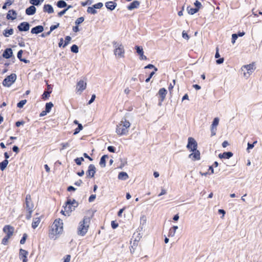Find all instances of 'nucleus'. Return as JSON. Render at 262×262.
I'll return each instance as SVG.
<instances>
[{
    "label": "nucleus",
    "mask_w": 262,
    "mask_h": 262,
    "mask_svg": "<svg viewBox=\"0 0 262 262\" xmlns=\"http://www.w3.org/2000/svg\"><path fill=\"white\" fill-rule=\"evenodd\" d=\"M43 0H30L29 3L33 6H38L41 4Z\"/></svg>",
    "instance_id": "obj_35"
},
{
    "label": "nucleus",
    "mask_w": 262,
    "mask_h": 262,
    "mask_svg": "<svg viewBox=\"0 0 262 262\" xmlns=\"http://www.w3.org/2000/svg\"><path fill=\"white\" fill-rule=\"evenodd\" d=\"M53 106L54 104L52 102L46 103L45 105V111H47L48 113H50Z\"/></svg>",
    "instance_id": "obj_33"
},
{
    "label": "nucleus",
    "mask_w": 262,
    "mask_h": 262,
    "mask_svg": "<svg viewBox=\"0 0 262 262\" xmlns=\"http://www.w3.org/2000/svg\"><path fill=\"white\" fill-rule=\"evenodd\" d=\"M107 149L110 152L114 153L116 151V148L113 146H108Z\"/></svg>",
    "instance_id": "obj_55"
},
{
    "label": "nucleus",
    "mask_w": 262,
    "mask_h": 262,
    "mask_svg": "<svg viewBox=\"0 0 262 262\" xmlns=\"http://www.w3.org/2000/svg\"><path fill=\"white\" fill-rule=\"evenodd\" d=\"M47 90H45L41 95V99L46 100L49 99L50 96V94L52 92V86L51 84H49L47 83Z\"/></svg>",
    "instance_id": "obj_9"
},
{
    "label": "nucleus",
    "mask_w": 262,
    "mask_h": 262,
    "mask_svg": "<svg viewBox=\"0 0 262 262\" xmlns=\"http://www.w3.org/2000/svg\"><path fill=\"white\" fill-rule=\"evenodd\" d=\"M118 226V223H117L115 221H112L111 222V227L113 229H116Z\"/></svg>",
    "instance_id": "obj_51"
},
{
    "label": "nucleus",
    "mask_w": 262,
    "mask_h": 262,
    "mask_svg": "<svg viewBox=\"0 0 262 262\" xmlns=\"http://www.w3.org/2000/svg\"><path fill=\"white\" fill-rule=\"evenodd\" d=\"M86 88V83L82 80H79L77 83V91L83 92Z\"/></svg>",
    "instance_id": "obj_17"
},
{
    "label": "nucleus",
    "mask_w": 262,
    "mask_h": 262,
    "mask_svg": "<svg viewBox=\"0 0 262 262\" xmlns=\"http://www.w3.org/2000/svg\"><path fill=\"white\" fill-rule=\"evenodd\" d=\"M96 194H91L89 198V202H93L95 200V199H96Z\"/></svg>",
    "instance_id": "obj_61"
},
{
    "label": "nucleus",
    "mask_w": 262,
    "mask_h": 262,
    "mask_svg": "<svg viewBox=\"0 0 262 262\" xmlns=\"http://www.w3.org/2000/svg\"><path fill=\"white\" fill-rule=\"evenodd\" d=\"M27 211L28 212V214L26 215V219L27 220H29L32 217V213L33 210H27Z\"/></svg>",
    "instance_id": "obj_53"
},
{
    "label": "nucleus",
    "mask_w": 262,
    "mask_h": 262,
    "mask_svg": "<svg viewBox=\"0 0 262 262\" xmlns=\"http://www.w3.org/2000/svg\"><path fill=\"white\" fill-rule=\"evenodd\" d=\"M96 172V168L94 164H91L88 166V169L86 171V178H94Z\"/></svg>",
    "instance_id": "obj_8"
},
{
    "label": "nucleus",
    "mask_w": 262,
    "mask_h": 262,
    "mask_svg": "<svg viewBox=\"0 0 262 262\" xmlns=\"http://www.w3.org/2000/svg\"><path fill=\"white\" fill-rule=\"evenodd\" d=\"M78 203L75 199L71 200L69 198L67 199L63 207L66 210L68 216L70 215L71 212L78 207Z\"/></svg>",
    "instance_id": "obj_4"
},
{
    "label": "nucleus",
    "mask_w": 262,
    "mask_h": 262,
    "mask_svg": "<svg viewBox=\"0 0 262 262\" xmlns=\"http://www.w3.org/2000/svg\"><path fill=\"white\" fill-rule=\"evenodd\" d=\"M130 126V122L125 118H123L118 125H117L116 132L119 136L126 135Z\"/></svg>",
    "instance_id": "obj_2"
},
{
    "label": "nucleus",
    "mask_w": 262,
    "mask_h": 262,
    "mask_svg": "<svg viewBox=\"0 0 262 262\" xmlns=\"http://www.w3.org/2000/svg\"><path fill=\"white\" fill-rule=\"evenodd\" d=\"M238 36L236 33L232 34L231 42L233 44L235 43L236 40L237 39Z\"/></svg>",
    "instance_id": "obj_52"
},
{
    "label": "nucleus",
    "mask_w": 262,
    "mask_h": 262,
    "mask_svg": "<svg viewBox=\"0 0 262 262\" xmlns=\"http://www.w3.org/2000/svg\"><path fill=\"white\" fill-rule=\"evenodd\" d=\"M71 51L73 53H77L79 51V48L76 45H73L71 47Z\"/></svg>",
    "instance_id": "obj_41"
},
{
    "label": "nucleus",
    "mask_w": 262,
    "mask_h": 262,
    "mask_svg": "<svg viewBox=\"0 0 262 262\" xmlns=\"http://www.w3.org/2000/svg\"><path fill=\"white\" fill-rule=\"evenodd\" d=\"M59 26V23H57L56 25H53L50 26V31L52 32L53 31L58 28Z\"/></svg>",
    "instance_id": "obj_49"
},
{
    "label": "nucleus",
    "mask_w": 262,
    "mask_h": 262,
    "mask_svg": "<svg viewBox=\"0 0 262 262\" xmlns=\"http://www.w3.org/2000/svg\"><path fill=\"white\" fill-rule=\"evenodd\" d=\"M187 10L188 11V13L190 15H193L199 11V10H198L196 8H190V6H188L187 7Z\"/></svg>",
    "instance_id": "obj_34"
},
{
    "label": "nucleus",
    "mask_w": 262,
    "mask_h": 262,
    "mask_svg": "<svg viewBox=\"0 0 262 262\" xmlns=\"http://www.w3.org/2000/svg\"><path fill=\"white\" fill-rule=\"evenodd\" d=\"M177 226H173L169 230L168 236L169 237H172L174 235L176 230L178 229Z\"/></svg>",
    "instance_id": "obj_27"
},
{
    "label": "nucleus",
    "mask_w": 262,
    "mask_h": 262,
    "mask_svg": "<svg viewBox=\"0 0 262 262\" xmlns=\"http://www.w3.org/2000/svg\"><path fill=\"white\" fill-rule=\"evenodd\" d=\"M154 74H155V72H150V73L149 74V75L148 76V77L145 79V82H149L150 79H151V78H152V77L154 76Z\"/></svg>",
    "instance_id": "obj_56"
},
{
    "label": "nucleus",
    "mask_w": 262,
    "mask_h": 262,
    "mask_svg": "<svg viewBox=\"0 0 262 262\" xmlns=\"http://www.w3.org/2000/svg\"><path fill=\"white\" fill-rule=\"evenodd\" d=\"M87 12L91 14H95L97 13V11L95 7L92 5L91 7H89L87 9Z\"/></svg>",
    "instance_id": "obj_32"
},
{
    "label": "nucleus",
    "mask_w": 262,
    "mask_h": 262,
    "mask_svg": "<svg viewBox=\"0 0 262 262\" xmlns=\"http://www.w3.org/2000/svg\"><path fill=\"white\" fill-rule=\"evenodd\" d=\"M220 119L218 117H215L213 119L211 126L213 127H216L219 125Z\"/></svg>",
    "instance_id": "obj_39"
},
{
    "label": "nucleus",
    "mask_w": 262,
    "mask_h": 262,
    "mask_svg": "<svg viewBox=\"0 0 262 262\" xmlns=\"http://www.w3.org/2000/svg\"><path fill=\"white\" fill-rule=\"evenodd\" d=\"M118 178L119 180L125 181L128 178V176L126 172L121 171L119 173Z\"/></svg>",
    "instance_id": "obj_24"
},
{
    "label": "nucleus",
    "mask_w": 262,
    "mask_h": 262,
    "mask_svg": "<svg viewBox=\"0 0 262 262\" xmlns=\"http://www.w3.org/2000/svg\"><path fill=\"white\" fill-rule=\"evenodd\" d=\"M25 204L26 210H33L34 204L32 201L31 197L30 194L26 196Z\"/></svg>",
    "instance_id": "obj_10"
},
{
    "label": "nucleus",
    "mask_w": 262,
    "mask_h": 262,
    "mask_svg": "<svg viewBox=\"0 0 262 262\" xmlns=\"http://www.w3.org/2000/svg\"><path fill=\"white\" fill-rule=\"evenodd\" d=\"M83 129V126L81 124H78L77 127L74 129L73 135L78 134Z\"/></svg>",
    "instance_id": "obj_40"
},
{
    "label": "nucleus",
    "mask_w": 262,
    "mask_h": 262,
    "mask_svg": "<svg viewBox=\"0 0 262 262\" xmlns=\"http://www.w3.org/2000/svg\"><path fill=\"white\" fill-rule=\"evenodd\" d=\"M40 222V217H36L34 219L32 223V227L33 229L37 228Z\"/></svg>",
    "instance_id": "obj_29"
},
{
    "label": "nucleus",
    "mask_w": 262,
    "mask_h": 262,
    "mask_svg": "<svg viewBox=\"0 0 262 262\" xmlns=\"http://www.w3.org/2000/svg\"><path fill=\"white\" fill-rule=\"evenodd\" d=\"M52 230L56 234H59L63 231V222L60 219H56L52 225Z\"/></svg>",
    "instance_id": "obj_6"
},
{
    "label": "nucleus",
    "mask_w": 262,
    "mask_h": 262,
    "mask_svg": "<svg viewBox=\"0 0 262 262\" xmlns=\"http://www.w3.org/2000/svg\"><path fill=\"white\" fill-rule=\"evenodd\" d=\"M186 147L190 152H192L189 155V158L191 159L194 161L199 160L201 159L200 152L197 149L198 143L193 138H188Z\"/></svg>",
    "instance_id": "obj_1"
},
{
    "label": "nucleus",
    "mask_w": 262,
    "mask_h": 262,
    "mask_svg": "<svg viewBox=\"0 0 262 262\" xmlns=\"http://www.w3.org/2000/svg\"><path fill=\"white\" fill-rule=\"evenodd\" d=\"M194 5L195 6V8H196L199 11L202 6V4L198 0L195 1V2L194 3Z\"/></svg>",
    "instance_id": "obj_46"
},
{
    "label": "nucleus",
    "mask_w": 262,
    "mask_h": 262,
    "mask_svg": "<svg viewBox=\"0 0 262 262\" xmlns=\"http://www.w3.org/2000/svg\"><path fill=\"white\" fill-rule=\"evenodd\" d=\"M224 61V58L223 57L219 58L217 59L216 60V63L217 64H221L223 63Z\"/></svg>",
    "instance_id": "obj_62"
},
{
    "label": "nucleus",
    "mask_w": 262,
    "mask_h": 262,
    "mask_svg": "<svg viewBox=\"0 0 262 262\" xmlns=\"http://www.w3.org/2000/svg\"><path fill=\"white\" fill-rule=\"evenodd\" d=\"M17 78L16 74L12 73L10 75L7 76L3 81V85L5 87H10L14 83Z\"/></svg>",
    "instance_id": "obj_7"
},
{
    "label": "nucleus",
    "mask_w": 262,
    "mask_h": 262,
    "mask_svg": "<svg viewBox=\"0 0 262 262\" xmlns=\"http://www.w3.org/2000/svg\"><path fill=\"white\" fill-rule=\"evenodd\" d=\"M28 255V251L20 248L19 252V258L22 260H28L27 255Z\"/></svg>",
    "instance_id": "obj_19"
},
{
    "label": "nucleus",
    "mask_w": 262,
    "mask_h": 262,
    "mask_svg": "<svg viewBox=\"0 0 262 262\" xmlns=\"http://www.w3.org/2000/svg\"><path fill=\"white\" fill-rule=\"evenodd\" d=\"M182 37L186 40H188L190 38L189 35L185 31L182 32Z\"/></svg>",
    "instance_id": "obj_54"
},
{
    "label": "nucleus",
    "mask_w": 262,
    "mask_h": 262,
    "mask_svg": "<svg viewBox=\"0 0 262 262\" xmlns=\"http://www.w3.org/2000/svg\"><path fill=\"white\" fill-rule=\"evenodd\" d=\"M10 238V237L5 235V237L2 240V244L4 245H7L8 243V240Z\"/></svg>",
    "instance_id": "obj_47"
},
{
    "label": "nucleus",
    "mask_w": 262,
    "mask_h": 262,
    "mask_svg": "<svg viewBox=\"0 0 262 262\" xmlns=\"http://www.w3.org/2000/svg\"><path fill=\"white\" fill-rule=\"evenodd\" d=\"M30 24L28 22L24 21L20 23L17 26V29L20 32H26L28 31L30 29Z\"/></svg>",
    "instance_id": "obj_11"
},
{
    "label": "nucleus",
    "mask_w": 262,
    "mask_h": 262,
    "mask_svg": "<svg viewBox=\"0 0 262 262\" xmlns=\"http://www.w3.org/2000/svg\"><path fill=\"white\" fill-rule=\"evenodd\" d=\"M16 11L13 9H11L8 11L6 15V18L8 20H13L16 18Z\"/></svg>",
    "instance_id": "obj_15"
},
{
    "label": "nucleus",
    "mask_w": 262,
    "mask_h": 262,
    "mask_svg": "<svg viewBox=\"0 0 262 262\" xmlns=\"http://www.w3.org/2000/svg\"><path fill=\"white\" fill-rule=\"evenodd\" d=\"M71 259V255H66V256L64 257V261L63 262H70Z\"/></svg>",
    "instance_id": "obj_64"
},
{
    "label": "nucleus",
    "mask_w": 262,
    "mask_h": 262,
    "mask_svg": "<svg viewBox=\"0 0 262 262\" xmlns=\"http://www.w3.org/2000/svg\"><path fill=\"white\" fill-rule=\"evenodd\" d=\"M96 95L95 94H93L91 96L90 100L88 101V104H91V103H92L94 101Z\"/></svg>",
    "instance_id": "obj_60"
},
{
    "label": "nucleus",
    "mask_w": 262,
    "mask_h": 262,
    "mask_svg": "<svg viewBox=\"0 0 262 262\" xmlns=\"http://www.w3.org/2000/svg\"><path fill=\"white\" fill-rule=\"evenodd\" d=\"M27 236H28V235L26 233H24L23 235V237H21V238L20 239V244H24L25 243L27 238Z\"/></svg>",
    "instance_id": "obj_48"
},
{
    "label": "nucleus",
    "mask_w": 262,
    "mask_h": 262,
    "mask_svg": "<svg viewBox=\"0 0 262 262\" xmlns=\"http://www.w3.org/2000/svg\"><path fill=\"white\" fill-rule=\"evenodd\" d=\"M27 103V100H21L17 103V107L21 108L24 107V105Z\"/></svg>",
    "instance_id": "obj_42"
},
{
    "label": "nucleus",
    "mask_w": 262,
    "mask_h": 262,
    "mask_svg": "<svg viewBox=\"0 0 262 262\" xmlns=\"http://www.w3.org/2000/svg\"><path fill=\"white\" fill-rule=\"evenodd\" d=\"M8 163L9 161L8 160H3L0 163V169L2 171H4L6 168Z\"/></svg>",
    "instance_id": "obj_28"
},
{
    "label": "nucleus",
    "mask_w": 262,
    "mask_h": 262,
    "mask_svg": "<svg viewBox=\"0 0 262 262\" xmlns=\"http://www.w3.org/2000/svg\"><path fill=\"white\" fill-rule=\"evenodd\" d=\"M256 143H257V141H255L253 143H250V142L248 143L247 148V150L248 151V152H249V150L251 149L254 147L255 144H256Z\"/></svg>",
    "instance_id": "obj_45"
},
{
    "label": "nucleus",
    "mask_w": 262,
    "mask_h": 262,
    "mask_svg": "<svg viewBox=\"0 0 262 262\" xmlns=\"http://www.w3.org/2000/svg\"><path fill=\"white\" fill-rule=\"evenodd\" d=\"M90 219L89 217L84 216L83 220L80 222L77 229V234L79 235L84 236L87 233L89 228Z\"/></svg>",
    "instance_id": "obj_3"
},
{
    "label": "nucleus",
    "mask_w": 262,
    "mask_h": 262,
    "mask_svg": "<svg viewBox=\"0 0 262 262\" xmlns=\"http://www.w3.org/2000/svg\"><path fill=\"white\" fill-rule=\"evenodd\" d=\"M223 154L224 159H229L233 155V152L231 151H224L223 152Z\"/></svg>",
    "instance_id": "obj_36"
},
{
    "label": "nucleus",
    "mask_w": 262,
    "mask_h": 262,
    "mask_svg": "<svg viewBox=\"0 0 262 262\" xmlns=\"http://www.w3.org/2000/svg\"><path fill=\"white\" fill-rule=\"evenodd\" d=\"M140 4L139 1L135 0L127 6V9L128 10H133V9H137L139 7Z\"/></svg>",
    "instance_id": "obj_18"
},
{
    "label": "nucleus",
    "mask_w": 262,
    "mask_h": 262,
    "mask_svg": "<svg viewBox=\"0 0 262 262\" xmlns=\"http://www.w3.org/2000/svg\"><path fill=\"white\" fill-rule=\"evenodd\" d=\"M113 45L114 48V52L115 56L119 57H124L125 51L124 47L122 43L114 41L113 42Z\"/></svg>",
    "instance_id": "obj_5"
},
{
    "label": "nucleus",
    "mask_w": 262,
    "mask_h": 262,
    "mask_svg": "<svg viewBox=\"0 0 262 262\" xmlns=\"http://www.w3.org/2000/svg\"><path fill=\"white\" fill-rule=\"evenodd\" d=\"M92 3V2L90 1V0H87L85 2H82L81 3V5H82V6H85L88 5H91Z\"/></svg>",
    "instance_id": "obj_59"
},
{
    "label": "nucleus",
    "mask_w": 262,
    "mask_h": 262,
    "mask_svg": "<svg viewBox=\"0 0 262 262\" xmlns=\"http://www.w3.org/2000/svg\"><path fill=\"white\" fill-rule=\"evenodd\" d=\"M2 56L5 59H9L12 58V56H13V51L12 49L10 48H6L4 50L2 54Z\"/></svg>",
    "instance_id": "obj_14"
},
{
    "label": "nucleus",
    "mask_w": 262,
    "mask_h": 262,
    "mask_svg": "<svg viewBox=\"0 0 262 262\" xmlns=\"http://www.w3.org/2000/svg\"><path fill=\"white\" fill-rule=\"evenodd\" d=\"M67 11L65 9H63L62 10L59 12L57 14V15L58 17H61L62 15H63L66 13Z\"/></svg>",
    "instance_id": "obj_63"
},
{
    "label": "nucleus",
    "mask_w": 262,
    "mask_h": 262,
    "mask_svg": "<svg viewBox=\"0 0 262 262\" xmlns=\"http://www.w3.org/2000/svg\"><path fill=\"white\" fill-rule=\"evenodd\" d=\"M36 7L33 5H31L26 9L25 12L27 15H33L36 13Z\"/></svg>",
    "instance_id": "obj_21"
},
{
    "label": "nucleus",
    "mask_w": 262,
    "mask_h": 262,
    "mask_svg": "<svg viewBox=\"0 0 262 262\" xmlns=\"http://www.w3.org/2000/svg\"><path fill=\"white\" fill-rule=\"evenodd\" d=\"M74 162L77 165H81L82 162L84 161V159L83 157H78L76 158L74 160Z\"/></svg>",
    "instance_id": "obj_38"
},
{
    "label": "nucleus",
    "mask_w": 262,
    "mask_h": 262,
    "mask_svg": "<svg viewBox=\"0 0 262 262\" xmlns=\"http://www.w3.org/2000/svg\"><path fill=\"white\" fill-rule=\"evenodd\" d=\"M93 6L95 7L96 9H101L103 7V4L101 2H99V3H97L94 5H93Z\"/></svg>",
    "instance_id": "obj_50"
},
{
    "label": "nucleus",
    "mask_w": 262,
    "mask_h": 262,
    "mask_svg": "<svg viewBox=\"0 0 262 262\" xmlns=\"http://www.w3.org/2000/svg\"><path fill=\"white\" fill-rule=\"evenodd\" d=\"M84 20V17L83 16L80 17L78 18L75 21V25L77 26H79L82 23H83Z\"/></svg>",
    "instance_id": "obj_43"
},
{
    "label": "nucleus",
    "mask_w": 262,
    "mask_h": 262,
    "mask_svg": "<svg viewBox=\"0 0 262 262\" xmlns=\"http://www.w3.org/2000/svg\"><path fill=\"white\" fill-rule=\"evenodd\" d=\"M117 3L114 1H109L105 4L106 8L110 11L114 10L117 7Z\"/></svg>",
    "instance_id": "obj_20"
},
{
    "label": "nucleus",
    "mask_w": 262,
    "mask_h": 262,
    "mask_svg": "<svg viewBox=\"0 0 262 262\" xmlns=\"http://www.w3.org/2000/svg\"><path fill=\"white\" fill-rule=\"evenodd\" d=\"M43 11L45 12L51 14L54 12V9L51 5L45 4L43 7Z\"/></svg>",
    "instance_id": "obj_22"
},
{
    "label": "nucleus",
    "mask_w": 262,
    "mask_h": 262,
    "mask_svg": "<svg viewBox=\"0 0 262 262\" xmlns=\"http://www.w3.org/2000/svg\"><path fill=\"white\" fill-rule=\"evenodd\" d=\"M72 38L70 36H67L65 37L64 43L63 45V48H65L70 42Z\"/></svg>",
    "instance_id": "obj_44"
},
{
    "label": "nucleus",
    "mask_w": 262,
    "mask_h": 262,
    "mask_svg": "<svg viewBox=\"0 0 262 262\" xmlns=\"http://www.w3.org/2000/svg\"><path fill=\"white\" fill-rule=\"evenodd\" d=\"M56 5L59 8H63L66 7L67 4L63 0H59L57 2Z\"/></svg>",
    "instance_id": "obj_30"
},
{
    "label": "nucleus",
    "mask_w": 262,
    "mask_h": 262,
    "mask_svg": "<svg viewBox=\"0 0 262 262\" xmlns=\"http://www.w3.org/2000/svg\"><path fill=\"white\" fill-rule=\"evenodd\" d=\"M25 122L23 120L17 121L15 122V126L16 127H19L20 125H23L25 124Z\"/></svg>",
    "instance_id": "obj_58"
},
{
    "label": "nucleus",
    "mask_w": 262,
    "mask_h": 262,
    "mask_svg": "<svg viewBox=\"0 0 262 262\" xmlns=\"http://www.w3.org/2000/svg\"><path fill=\"white\" fill-rule=\"evenodd\" d=\"M167 94V91L164 88H161L159 90V92L158 93V94L159 95L160 97H165Z\"/></svg>",
    "instance_id": "obj_31"
},
{
    "label": "nucleus",
    "mask_w": 262,
    "mask_h": 262,
    "mask_svg": "<svg viewBox=\"0 0 262 262\" xmlns=\"http://www.w3.org/2000/svg\"><path fill=\"white\" fill-rule=\"evenodd\" d=\"M14 2V0H6L5 3L2 6L3 9H6L7 6H10Z\"/></svg>",
    "instance_id": "obj_37"
},
{
    "label": "nucleus",
    "mask_w": 262,
    "mask_h": 262,
    "mask_svg": "<svg viewBox=\"0 0 262 262\" xmlns=\"http://www.w3.org/2000/svg\"><path fill=\"white\" fill-rule=\"evenodd\" d=\"M211 136H214L216 135V127H213L211 126Z\"/></svg>",
    "instance_id": "obj_57"
},
{
    "label": "nucleus",
    "mask_w": 262,
    "mask_h": 262,
    "mask_svg": "<svg viewBox=\"0 0 262 262\" xmlns=\"http://www.w3.org/2000/svg\"><path fill=\"white\" fill-rule=\"evenodd\" d=\"M14 30L13 28L6 29L3 31V35L5 37H8L10 35H11L13 34Z\"/></svg>",
    "instance_id": "obj_26"
},
{
    "label": "nucleus",
    "mask_w": 262,
    "mask_h": 262,
    "mask_svg": "<svg viewBox=\"0 0 262 262\" xmlns=\"http://www.w3.org/2000/svg\"><path fill=\"white\" fill-rule=\"evenodd\" d=\"M135 49L136 50V52L140 56V59L141 60H146L147 57L144 55V51L142 46H136Z\"/></svg>",
    "instance_id": "obj_13"
},
{
    "label": "nucleus",
    "mask_w": 262,
    "mask_h": 262,
    "mask_svg": "<svg viewBox=\"0 0 262 262\" xmlns=\"http://www.w3.org/2000/svg\"><path fill=\"white\" fill-rule=\"evenodd\" d=\"M44 30V27L42 25H38L33 28L31 30V33L32 34H38L42 33Z\"/></svg>",
    "instance_id": "obj_16"
},
{
    "label": "nucleus",
    "mask_w": 262,
    "mask_h": 262,
    "mask_svg": "<svg viewBox=\"0 0 262 262\" xmlns=\"http://www.w3.org/2000/svg\"><path fill=\"white\" fill-rule=\"evenodd\" d=\"M108 157L107 155H103L101 158L99 162V165L102 168L105 167L106 166V159L108 158Z\"/></svg>",
    "instance_id": "obj_25"
},
{
    "label": "nucleus",
    "mask_w": 262,
    "mask_h": 262,
    "mask_svg": "<svg viewBox=\"0 0 262 262\" xmlns=\"http://www.w3.org/2000/svg\"><path fill=\"white\" fill-rule=\"evenodd\" d=\"M3 230V232L6 234V235L11 237L13 234L14 228L13 226L7 225L4 227Z\"/></svg>",
    "instance_id": "obj_12"
},
{
    "label": "nucleus",
    "mask_w": 262,
    "mask_h": 262,
    "mask_svg": "<svg viewBox=\"0 0 262 262\" xmlns=\"http://www.w3.org/2000/svg\"><path fill=\"white\" fill-rule=\"evenodd\" d=\"M243 67L246 69L249 74H251L255 69V68H254V63L244 65Z\"/></svg>",
    "instance_id": "obj_23"
}]
</instances>
